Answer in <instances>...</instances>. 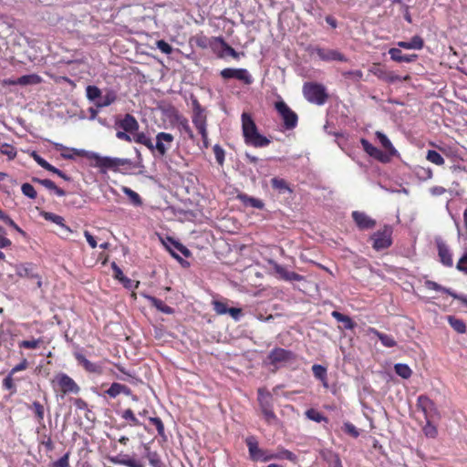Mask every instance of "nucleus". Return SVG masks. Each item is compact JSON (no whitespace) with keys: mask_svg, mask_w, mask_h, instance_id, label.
Masks as SVG:
<instances>
[{"mask_svg":"<svg viewBox=\"0 0 467 467\" xmlns=\"http://www.w3.org/2000/svg\"><path fill=\"white\" fill-rule=\"evenodd\" d=\"M242 133L246 145L254 148L267 147L271 140L261 134L257 125L249 112H243L241 115Z\"/></svg>","mask_w":467,"mask_h":467,"instance_id":"nucleus-1","label":"nucleus"},{"mask_svg":"<svg viewBox=\"0 0 467 467\" xmlns=\"http://www.w3.org/2000/svg\"><path fill=\"white\" fill-rule=\"evenodd\" d=\"M75 151L79 156H84L88 160L94 161L92 166L99 168L102 173H105L109 170L119 171L121 167L129 168L131 165V161L129 159L100 156L99 153L86 151L84 150H75Z\"/></svg>","mask_w":467,"mask_h":467,"instance_id":"nucleus-2","label":"nucleus"},{"mask_svg":"<svg viewBox=\"0 0 467 467\" xmlns=\"http://www.w3.org/2000/svg\"><path fill=\"white\" fill-rule=\"evenodd\" d=\"M303 95L308 102L319 106L324 105L328 99L325 86L317 82H306L303 85Z\"/></svg>","mask_w":467,"mask_h":467,"instance_id":"nucleus-3","label":"nucleus"},{"mask_svg":"<svg viewBox=\"0 0 467 467\" xmlns=\"http://www.w3.org/2000/svg\"><path fill=\"white\" fill-rule=\"evenodd\" d=\"M275 108L278 114L280 115V117L282 118L284 127L285 130H290L297 126V114L294 110H292L285 101L280 100L275 102Z\"/></svg>","mask_w":467,"mask_h":467,"instance_id":"nucleus-4","label":"nucleus"},{"mask_svg":"<svg viewBox=\"0 0 467 467\" xmlns=\"http://www.w3.org/2000/svg\"><path fill=\"white\" fill-rule=\"evenodd\" d=\"M188 105L192 110V123L196 128L198 134L201 136L204 143V117L202 116V109L195 96L191 95L188 99Z\"/></svg>","mask_w":467,"mask_h":467,"instance_id":"nucleus-5","label":"nucleus"},{"mask_svg":"<svg viewBox=\"0 0 467 467\" xmlns=\"http://www.w3.org/2000/svg\"><path fill=\"white\" fill-rule=\"evenodd\" d=\"M392 227L385 225L382 229L377 231L371 235L373 241L372 247L376 251L387 249L392 244Z\"/></svg>","mask_w":467,"mask_h":467,"instance_id":"nucleus-6","label":"nucleus"},{"mask_svg":"<svg viewBox=\"0 0 467 467\" xmlns=\"http://www.w3.org/2000/svg\"><path fill=\"white\" fill-rule=\"evenodd\" d=\"M250 459L254 462H269L273 460L272 453L259 448L257 439L254 436H248L245 439Z\"/></svg>","mask_w":467,"mask_h":467,"instance_id":"nucleus-7","label":"nucleus"},{"mask_svg":"<svg viewBox=\"0 0 467 467\" xmlns=\"http://www.w3.org/2000/svg\"><path fill=\"white\" fill-rule=\"evenodd\" d=\"M258 401L265 421L268 424L277 420V417L273 410L272 395L269 392L264 393L258 390Z\"/></svg>","mask_w":467,"mask_h":467,"instance_id":"nucleus-8","label":"nucleus"},{"mask_svg":"<svg viewBox=\"0 0 467 467\" xmlns=\"http://www.w3.org/2000/svg\"><path fill=\"white\" fill-rule=\"evenodd\" d=\"M418 410L421 411L425 420H432L439 417V411L432 400L426 395H420L416 403Z\"/></svg>","mask_w":467,"mask_h":467,"instance_id":"nucleus-9","label":"nucleus"},{"mask_svg":"<svg viewBox=\"0 0 467 467\" xmlns=\"http://www.w3.org/2000/svg\"><path fill=\"white\" fill-rule=\"evenodd\" d=\"M296 359V356L294 352L282 348H273L267 356V360L269 364L275 367H276L279 364L293 362Z\"/></svg>","mask_w":467,"mask_h":467,"instance_id":"nucleus-10","label":"nucleus"},{"mask_svg":"<svg viewBox=\"0 0 467 467\" xmlns=\"http://www.w3.org/2000/svg\"><path fill=\"white\" fill-rule=\"evenodd\" d=\"M228 299L225 298H213L212 306L217 315L229 314L234 320H239L243 311L238 307H229Z\"/></svg>","mask_w":467,"mask_h":467,"instance_id":"nucleus-11","label":"nucleus"},{"mask_svg":"<svg viewBox=\"0 0 467 467\" xmlns=\"http://www.w3.org/2000/svg\"><path fill=\"white\" fill-rule=\"evenodd\" d=\"M213 49L217 54V57L220 58H223L226 56H230L233 58L238 60L240 56L244 53H238L234 50L231 46H229L223 38H217L212 44Z\"/></svg>","mask_w":467,"mask_h":467,"instance_id":"nucleus-12","label":"nucleus"},{"mask_svg":"<svg viewBox=\"0 0 467 467\" xmlns=\"http://www.w3.org/2000/svg\"><path fill=\"white\" fill-rule=\"evenodd\" d=\"M54 381H56L57 383V385L60 387L63 394H68V393L78 394L80 390V388L74 381V379H71L68 375H67L65 373H58L56 376Z\"/></svg>","mask_w":467,"mask_h":467,"instance_id":"nucleus-13","label":"nucleus"},{"mask_svg":"<svg viewBox=\"0 0 467 467\" xmlns=\"http://www.w3.org/2000/svg\"><path fill=\"white\" fill-rule=\"evenodd\" d=\"M161 242L166 249L171 253V254L179 261L182 260L179 253L183 254L185 257L190 255V251L184 245L171 237L167 236L165 239H161Z\"/></svg>","mask_w":467,"mask_h":467,"instance_id":"nucleus-14","label":"nucleus"},{"mask_svg":"<svg viewBox=\"0 0 467 467\" xmlns=\"http://www.w3.org/2000/svg\"><path fill=\"white\" fill-rule=\"evenodd\" d=\"M273 270L277 275L278 278L284 281L293 282V281H303L305 277L296 272L287 270L286 267L279 265L276 262H270Z\"/></svg>","mask_w":467,"mask_h":467,"instance_id":"nucleus-15","label":"nucleus"},{"mask_svg":"<svg viewBox=\"0 0 467 467\" xmlns=\"http://www.w3.org/2000/svg\"><path fill=\"white\" fill-rule=\"evenodd\" d=\"M315 52L318 56V57L323 61H348L346 56L336 49H326L322 47H317L315 49Z\"/></svg>","mask_w":467,"mask_h":467,"instance_id":"nucleus-16","label":"nucleus"},{"mask_svg":"<svg viewBox=\"0 0 467 467\" xmlns=\"http://www.w3.org/2000/svg\"><path fill=\"white\" fill-rule=\"evenodd\" d=\"M360 143L363 147V150L368 153L370 157L380 162H388L389 161V156L383 152L381 150L378 149L374 145H372L368 140L361 139Z\"/></svg>","mask_w":467,"mask_h":467,"instance_id":"nucleus-17","label":"nucleus"},{"mask_svg":"<svg viewBox=\"0 0 467 467\" xmlns=\"http://www.w3.org/2000/svg\"><path fill=\"white\" fill-rule=\"evenodd\" d=\"M173 139V136L170 133H158L156 136L154 150H156L161 156L165 155L167 150L171 148Z\"/></svg>","mask_w":467,"mask_h":467,"instance_id":"nucleus-18","label":"nucleus"},{"mask_svg":"<svg viewBox=\"0 0 467 467\" xmlns=\"http://www.w3.org/2000/svg\"><path fill=\"white\" fill-rule=\"evenodd\" d=\"M436 245L440 262L446 267H451L453 265V260L449 246L442 240H437Z\"/></svg>","mask_w":467,"mask_h":467,"instance_id":"nucleus-19","label":"nucleus"},{"mask_svg":"<svg viewBox=\"0 0 467 467\" xmlns=\"http://www.w3.org/2000/svg\"><path fill=\"white\" fill-rule=\"evenodd\" d=\"M117 129L125 130L126 132L133 133L139 130V123L131 114H126L123 119H118L115 122Z\"/></svg>","mask_w":467,"mask_h":467,"instance_id":"nucleus-20","label":"nucleus"},{"mask_svg":"<svg viewBox=\"0 0 467 467\" xmlns=\"http://www.w3.org/2000/svg\"><path fill=\"white\" fill-rule=\"evenodd\" d=\"M109 461L114 464H119L126 467H145L144 463L140 460H137L123 453L110 457Z\"/></svg>","mask_w":467,"mask_h":467,"instance_id":"nucleus-21","label":"nucleus"},{"mask_svg":"<svg viewBox=\"0 0 467 467\" xmlns=\"http://www.w3.org/2000/svg\"><path fill=\"white\" fill-rule=\"evenodd\" d=\"M16 275L20 277L36 279V285L38 288L42 285L41 277L37 273L34 271V267L31 264H24L16 266Z\"/></svg>","mask_w":467,"mask_h":467,"instance_id":"nucleus-22","label":"nucleus"},{"mask_svg":"<svg viewBox=\"0 0 467 467\" xmlns=\"http://www.w3.org/2000/svg\"><path fill=\"white\" fill-rule=\"evenodd\" d=\"M352 218L360 230L372 229L376 225V221L363 212L354 211Z\"/></svg>","mask_w":467,"mask_h":467,"instance_id":"nucleus-23","label":"nucleus"},{"mask_svg":"<svg viewBox=\"0 0 467 467\" xmlns=\"http://www.w3.org/2000/svg\"><path fill=\"white\" fill-rule=\"evenodd\" d=\"M75 358L77 361L88 371L90 373L102 374V367L99 364L93 363L86 358V357L79 353H74Z\"/></svg>","mask_w":467,"mask_h":467,"instance_id":"nucleus-24","label":"nucleus"},{"mask_svg":"<svg viewBox=\"0 0 467 467\" xmlns=\"http://www.w3.org/2000/svg\"><path fill=\"white\" fill-rule=\"evenodd\" d=\"M391 60L398 63H411L418 59L417 54L404 55L401 50L398 47H391L389 50Z\"/></svg>","mask_w":467,"mask_h":467,"instance_id":"nucleus-25","label":"nucleus"},{"mask_svg":"<svg viewBox=\"0 0 467 467\" xmlns=\"http://www.w3.org/2000/svg\"><path fill=\"white\" fill-rule=\"evenodd\" d=\"M118 99L117 90L114 88L104 89V95L100 97V99L96 101L95 105L97 108H105L110 106Z\"/></svg>","mask_w":467,"mask_h":467,"instance_id":"nucleus-26","label":"nucleus"},{"mask_svg":"<svg viewBox=\"0 0 467 467\" xmlns=\"http://www.w3.org/2000/svg\"><path fill=\"white\" fill-rule=\"evenodd\" d=\"M177 127H178L181 134L184 138L187 137L188 139H190L192 141H196L197 140L196 136L193 133V131H192V128L190 126V123H189L187 119H185L183 117H178L177 118Z\"/></svg>","mask_w":467,"mask_h":467,"instance_id":"nucleus-27","label":"nucleus"},{"mask_svg":"<svg viewBox=\"0 0 467 467\" xmlns=\"http://www.w3.org/2000/svg\"><path fill=\"white\" fill-rule=\"evenodd\" d=\"M397 46L400 48H404V49L420 50L424 47V40L420 36L416 35V36H412L410 41L397 42Z\"/></svg>","mask_w":467,"mask_h":467,"instance_id":"nucleus-28","label":"nucleus"},{"mask_svg":"<svg viewBox=\"0 0 467 467\" xmlns=\"http://www.w3.org/2000/svg\"><path fill=\"white\" fill-rule=\"evenodd\" d=\"M368 333L375 335L386 348H393L397 345L396 340L391 335L381 333L374 327H368Z\"/></svg>","mask_w":467,"mask_h":467,"instance_id":"nucleus-29","label":"nucleus"},{"mask_svg":"<svg viewBox=\"0 0 467 467\" xmlns=\"http://www.w3.org/2000/svg\"><path fill=\"white\" fill-rule=\"evenodd\" d=\"M273 460H287L293 463L297 462V456L284 447H277L276 451L272 453Z\"/></svg>","mask_w":467,"mask_h":467,"instance_id":"nucleus-30","label":"nucleus"},{"mask_svg":"<svg viewBox=\"0 0 467 467\" xmlns=\"http://www.w3.org/2000/svg\"><path fill=\"white\" fill-rule=\"evenodd\" d=\"M41 214L45 220L59 225L65 232L68 234L72 233V230L64 223V218L62 216L49 212H43Z\"/></svg>","mask_w":467,"mask_h":467,"instance_id":"nucleus-31","label":"nucleus"},{"mask_svg":"<svg viewBox=\"0 0 467 467\" xmlns=\"http://www.w3.org/2000/svg\"><path fill=\"white\" fill-rule=\"evenodd\" d=\"M377 139L380 142L381 146L386 150L389 156H394L397 154V150L392 145L391 141L389 140V138L382 133L381 131H376L375 133Z\"/></svg>","mask_w":467,"mask_h":467,"instance_id":"nucleus-32","label":"nucleus"},{"mask_svg":"<svg viewBox=\"0 0 467 467\" xmlns=\"http://www.w3.org/2000/svg\"><path fill=\"white\" fill-rule=\"evenodd\" d=\"M145 297L151 304V306L156 307L159 311L167 315L173 314V308L164 304L161 299H158L152 296H145Z\"/></svg>","mask_w":467,"mask_h":467,"instance_id":"nucleus-33","label":"nucleus"},{"mask_svg":"<svg viewBox=\"0 0 467 467\" xmlns=\"http://www.w3.org/2000/svg\"><path fill=\"white\" fill-rule=\"evenodd\" d=\"M331 316L338 322L343 323L344 328L353 329L356 327V323L351 319L350 317L346 316L338 311H333Z\"/></svg>","mask_w":467,"mask_h":467,"instance_id":"nucleus-34","label":"nucleus"},{"mask_svg":"<svg viewBox=\"0 0 467 467\" xmlns=\"http://www.w3.org/2000/svg\"><path fill=\"white\" fill-rule=\"evenodd\" d=\"M237 197L245 206H251L256 209H263L265 206L261 200L250 197L244 193L238 194Z\"/></svg>","mask_w":467,"mask_h":467,"instance_id":"nucleus-35","label":"nucleus"},{"mask_svg":"<svg viewBox=\"0 0 467 467\" xmlns=\"http://www.w3.org/2000/svg\"><path fill=\"white\" fill-rule=\"evenodd\" d=\"M271 186L273 189L276 190L279 193H285V192H291L287 182L284 179L275 177L271 180Z\"/></svg>","mask_w":467,"mask_h":467,"instance_id":"nucleus-36","label":"nucleus"},{"mask_svg":"<svg viewBox=\"0 0 467 467\" xmlns=\"http://www.w3.org/2000/svg\"><path fill=\"white\" fill-rule=\"evenodd\" d=\"M145 456L152 467H161L162 462L157 451H150L148 445H144Z\"/></svg>","mask_w":467,"mask_h":467,"instance_id":"nucleus-37","label":"nucleus"},{"mask_svg":"<svg viewBox=\"0 0 467 467\" xmlns=\"http://www.w3.org/2000/svg\"><path fill=\"white\" fill-rule=\"evenodd\" d=\"M448 323L450 326L459 334H464L466 332V325L462 319H460L454 316L448 317Z\"/></svg>","mask_w":467,"mask_h":467,"instance_id":"nucleus-38","label":"nucleus"},{"mask_svg":"<svg viewBox=\"0 0 467 467\" xmlns=\"http://www.w3.org/2000/svg\"><path fill=\"white\" fill-rule=\"evenodd\" d=\"M312 372L314 376L321 380L324 384V386H327V368L319 364H315L312 366Z\"/></svg>","mask_w":467,"mask_h":467,"instance_id":"nucleus-39","label":"nucleus"},{"mask_svg":"<svg viewBox=\"0 0 467 467\" xmlns=\"http://www.w3.org/2000/svg\"><path fill=\"white\" fill-rule=\"evenodd\" d=\"M132 140H134L137 143L145 145L150 150H154V145L151 140L143 132H137L136 134H134L132 137Z\"/></svg>","mask_w":467,"mask_h":467,"instance_id":"nucleus-40","label":"nucleus"},{"mask_svg":"<svg viewBox=\"0 0 467 467\" xmlns=\"http://www.w3.org/2000/svg\"><path fill=\"white\" fill-rule=\"evenodd\" d=\"M426 160L438 166H442L445 163L443 157L438 151L433 150H429L427 151Z\"/></svg>","mask_w":467,"mask_h":467,"instance_id":"nucleus-41","label":"nucleus"},{"mask_svg":"<svg viewBox=\"0 0 467 467\" xmlns=\"http://www.w3.org/2000/svg\"><path fill=\"white\" fill-rule=\"evenodd\" d=\"M394 370L397 375L402 379H409L412 374L411 368L407 364L398 363L394 366Z\"/></svg>","mask_w":467,"mask_h":467,"instance_id":"nucleus-42","label":"nucleus"},{"mask_svg":"<svg viewBox=\"0 0 467 467\" xmlns=\"http://www.w3.org/2000/svg\"><path fill=\"white\" fill-rule=\"evenodd\" d=\"M102 91L97 86H88L86 88V96L90 101H98L100 99Z\"/></svg>","mask_w":467,"mask_h":467,"instance_id":"nucleus-43","label":"nucleus"},{"mask_svg":"<svg viewBox=\"0 0 467 467\" xmlns=\"http://www.w3.org/2000/svg\"><path fill=\"white\" fill-rule=\"evenodd\" d=\"M305 414L307 419L318 423L327 420V417H325L321 412H319L316 409H309L305 412Z\"/></svg>","mask_w":467,"mask_h":467,"instance_id":"nucleus-44","label":"nucleus"},{"mask_svg":"<svg viewBox=\"0 0 467 467\" xmlns=\"http://www.w3.org/2000/svg\"><path fill=\"white\" fill-rule=\"evenodd\" d=\"M432 420H426L425 426L422 428L424 435L428 438L434 439L438 435L437 427L432 424Z\"/></svg>","mask_w":467,"mask_h":467,"instance_id":"nucleus-45","label":"nucleus"},{"mask_svg":"<svg viewBox=\"0 0 467 467\" xmlns=\"http://www.w3.org/2000/svg\"><path fill=\"white\" fill-rule=\"evenodd\" d=\"M121 418L129 420L130 424L131 426H142L143 424L135 417L133 411L130 409L125 410L122 414Z\"/></svg>","mask_w":467,"mask_h":467,"instance_id":"nucleus-46","label":"nucleus"},{"mask_svg":"<svg viewBox=\"0 0 467 467\" xmlns=\"http://www.w3.org/2000/svg\"><path fill=\"white\" fill-rule=\"evenodd\" d=\"M122 190H123V192L130 199L131 202L134 205H136V206L141 205V203H142L141 198L136 192H134L133 190H131L130 188H128V187H123Z\"/></svg>","mask_w":467,"mask_h":467,"instance_id":"nucleus-47","label":"nucleus"},{"mask_svg":"<svg viewBox=\"0 0 467 467\" xmlns=\"http://www.w3.org/2000/svg\"><path fill=\"white\" fill-rule=\"evenodd\" d=\"M235 78L244 82L246 85H250L253 82L252 76L245 68H238Z\"/></svg>","mask_w":467,"mask_h":467,"instance_id":"nucleus-48","label":"nucleus"},{"mask_svg":"<svg viewBox=\"0 0 467 467\" xmlns=\"http://www.w3.org/2000/svg\"><path fill=\"white\" fill-rule=\"evenodd\" d=\"M39 80L38 76L36 75H25L16 79L17 85L26 86L29 84L37 83Z\"/></svg>","mask_w":467,"mask_h":467,"instance_id":"nucleus-49","label":"nucleus"},{"mask_svg":"<svg viewBox=\"0 0 467 467\" xmlns=\"http://www.w3.org/2000/svg\"><path fill=\"white\" fill-rule=\"evenodd\" d=\"M149 420L150 423H152L158 431V434L163 438V440H166L165 431H164V425L162 420L159 417H150Z\"/></svg>","mask_w":467,"mask_h":467,"instance_id":"nucleus-50","label":"nucleus"},{"mask_svg":"<svg viewBox=\"0 0 467 467\" xmlns=\"http://www.w3.org/2000/svg\"><path fill=\"white\" fill-rule=\"evenodd\" d=\"M213 153H214V156H215L216 162L220 166H223V163H224V159H225V151H224V150L221 146L216 144V145L213 146Z\"/></svg>","mask_w":467,"mask_h":467,"instance_id":"nucleus-51","label":"nucleus"},{"mask_svg":"<svg viewBox=\"0 0 467 467\" xmlns=\"http://www.w3.org/2000/svg\"><path fill=\"white\" fill-rule=\"evenodd\" d=\"M425 287L430 289V290H434V291H437V292H442V293H445V294H448V295H450V293H452L449 289H447L445 287H442L441 285H439L438 283H436L434 281H431V280L425 281Z\"/></svg>","mask_w":467,"mask_h":467,"instance_id":"nucleus-52","label":"nucleus"},{"mask_svg":"<svg viewBox=\"0 0 467 467\" xmlns=\"http://www.w3.org/2000/svg\"><path fill=\"white\" fill-rule=\"evenodd\" d=\"M0 152L3 155L7 156L10 160L14 159L16 156V150L15 147H13L12 145L7 144V143H4L0 147Z\"/></svg>","mask_w":467,"mask_h":467,"instance_id":"nucleus-53","label":"nucleus"},{"mask_svg":"<svg viewBox=\"0 0 467 467\" xmlns=\"http://www.w3.org/2000/svg\"><path fill=\"white\" fill-rule=\"evenodd\" d=\"M342 76L345 78H351L352 80L358 82L363 78V72L361 70H349L342 72Z\"/></svg>","mask_w":467,"mask_h":467,"instance_id":"nucleus-54","label":"nucleus"},{"mask_svg":"<svg viewBox=\"0 0 467 467\" xmlns=\"http://www.w3.org/2000/svg\"><path fill=\"white\" fill-rule=\"evenodd\" d=\"M30 408L33 409L38 422H41L44 420L45 412L43 405L38 401H34Z\"/></svg>","mask_w":467,"mask_h":467,"instance_id":"nucleus-55","label":"nucleus"},{"mask_svg":"<svg viewBox=\"0 0 467 467\" xmlns=\"http://www.w3.org/2000/svg\"><path fill=\"white\" fill-rule=\"evenodd\" d=\"M121 386L122 384L114 382L111 386L105 391V393L110 398L114 399L118 395L121 394Z\"/></svg>","mask_w":467,"mask_h":467,"instance_id":"nucleus-56","label":"nucleus"},{"mask_svg":"<svg viewBox=\"0 0 467 467\" xmlns=\"http://www.w3.org/2000/svg\"><path fill=\"white\" fill-rule=\"evenodd\" d=\"M21 191L24 195L30 199H35L36 197V191L30 183H23L21 186Z\"/></svg>","mask_w":467,"mask_h":467,"instance_id":"nucleus-57","label":"nucleus"},{"mask_svg":"<svg viewBox=\"0 0 467 467\" xmlns=\"http://www.w3.org/2000/svg\"><path fill=\"white\" fill-rule=\"evenodd\" d=\"M41 343L40 339L23 340L19 342V348L26 349H36Z\"/></svg>","mask_w":467,"mask_h":467,"instance_id":"nucleus-58","label":"nucleus"},{"mask_svg":"<svg viewBox=\"0 0 467 467\" xmlns=\"http://www.w3.org/2000/svg\"><path fill=\"white\" fill-rule=\"evenodd\" d=\"M3 388L6 390H10L11 392H16V388L13 380V375L8 374L4 379H3Z\"/></svg>","mask_w":467,"mask_h":467,"instance_id":"nucleus-59","label":"nucleus"},{"mask_svg":"<svg viewBox=\"0 0 467 467\" xmlns=\"http://www.w3.org/2000/svg\"><path fill=\"white\" fill-rule=\"evenodd\" d=\"M456 269L467 275V252L458 260Z\"/></svg>","mask_w":467,"mask_h":467,"instance_id":"nucleus-60","label":"nucleus"},{"mask_svg":"<svg viewBox=\"0 0 467 467\" xmlns=\"http://www.w3.org/2000/svg\"><path fill=\"white\" fill-rule=\"evenodd\" d=\"M156 46L163 54L170 55L172 52L171 46L164 40H158Z\"/></svg>","mask_w":467,"mask_h":467,"instance_id":"nucleus-61","label":"nucleus"},{"mask_svg":"<svg viewBox=\"0 0 467 467\" xmlns=\"http://www.w3.org/2000/svg\"><path fill=\"white\" fill-rule=\"evenodd\" d=\"M344 431H345V432H347L348 434H349L350 436H352L354 438H357L359 436V431H358L356 426L350 422H346L344 424Z\"/></svg>","mask_w":467,"mask_h":467,"instance_id":"nucleus-62","label":"nucleus"},{"mask_svg":"<svg viewBox=\"0 0 467 467\" xmlns=\"http://www.w3.org/2000/svg\"><path fill=\"white\" fill-rule=\"evenodd\" d=\"M238 68H224L220 72V75L224 79L235 78Z\"/></svg>","mask_w":467,"mask_h":467,"instance_id":"nucleus-63","label":"nucleus"},{"mask_svg":"<svg viewBox=\"0 0 467 467\" xmlns=\"http://www.w3.org/2000/svg\"><path fill=\"white\" fill-rule=\"evenodd\" d=\"M53 467H69L68 453H66L57 461L54 462Z\"/></svg>","mask_w":467,"mask_h":467,"instance_id":"nucleus-64","label":"nucleus"}]
</instances>
